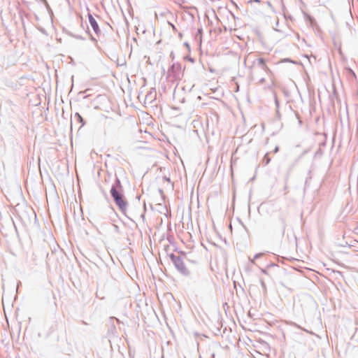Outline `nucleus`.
Returning <instances> with one entry per match:
<instances>
[{
	"label": "nucleus",
	"instance_id": "1",
	"mask_svg": "<svg viewBox=\"0 0 358 358\" xmlns=\"http://www.w3.org/2000/svg\"><path fill=\"white\" fill-rule=\"evenodd\" d=\"M180 256H176L174 254H170L169 258L171 259L177 269L181 273H187V269L185 266L184 259L186 257V254L184 252H180Z\"/></svg>",
	"mask_w": 358,
	"mask_h": 358
},
{
	"label": "nucleus",
	"instance_id": "2",
	"mask_svg": "<svg viewBox=\"0 0 358 358\" xmlns=\"http://www.w3.org/2000/svg\"><path fill=\"white\" fill-rule=\"evenodd\" d=\"M110 194L119 209L121 211H125L127 206V202L125 200L123 194L117 190L115 187L110 189Z\"/></svg>",
	"mask_w": 358,
	"mask_h": 358
},
{
	"label": "nucleus",
	"instance_id": "3",
	"mask_svg": "<svg viewBox=\"0 0 358 358\" xmlns=\"http://www.w3.org/2000/svg\"><path fill=\"white\" fill-rule=\"evenodd\" d=\"M88 18H89L90 24L91 27H92L95 34H99L101 31H100V29L99 27L96 20L94 18L92 15L90 13L88 14Z\"/></svg>",
	"mask_w": 358,
	"mask_h": 358
},
{
	"label": "nucleus",
	"instance_id": "4",
	"mask_svg": "<svg viewBox=\"0 0 358 358\" xmlns=\"http://www.w3.org/2000/svg\"><path fill=\"white\" fill-rule=\"evenodd\" d=\"M257 64L268 73H271V71L268 66L266 64V62L263 58H259L257 59Z\"/></svg>",
	"mask_w": 358,
	"mask_h": 358
},
{
	"label": "nucleus",
	"instance_id": "5",
	"mask_svg": "<svg viewBox=\"0 0 358 358\" xmlns=\"http://www.w3.org/2000/svg\"><path fill=\"white\" fill-rule=\"evenodd\" d=\"M75 115H76V117H77L78 120L80 122L81 125L83 126L85 124V122H84V120H83L82 116L78 113H76Z\"/></svg>",
	"mask_w": 358,
	"mask_h": 358
},
{
	"label": "nucleus",
	"instance_id": "6",
	"mask_svg": "<svg viewBox=\"0 0 358 358\" xmlns=\"http://www.w3.org/2000/svg\"><path fill=\"white\" fill-rule=\"evenodd\" d=\"M263 255V253H259V254H257L255 257H254V259L261 257Z\"/></svg>",
	"mask_w": 358,
	"mask_h": 358
},
{
	"label": "nucleus",
	"instance_id": "7",
	"mask_svg": "<svg viewBox=\"0 0 358 358\" xmlns=\"http://www.w3.org/2000/svg\"><path fill=\"white\" fill-rule=\"evenodd\" d=\"M266 158V164H268L269 163V161H270V159L268 157H267V156L265 157Z\"/></svg>",
	"mask_w": 358,
	"mask_h": 358
},
{
	"label": "nucleus",
	"instance_id": "8",
	"mask_svg": "<svg viewBox=\"0 0 358 358\" xmlns=\"http://www.w3.org/2000/svg\"><path fill=\"white\" fill-rule=\"evenodd\" d=\"M253 1H255V2H259V0H250V1H249V3H252Z\"/></svg>",
	"mask_w": 358,
	"mask_h": 358
}]
</instances>
